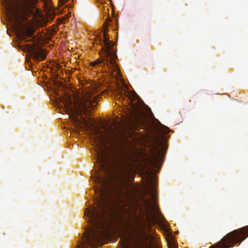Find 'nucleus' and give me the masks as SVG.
I'll return each instance as SVG.
<instances>
[{
	"label": "nucleus",
	"mask_w": 248,
	"mask_h": 248,
	"mask_svg": "<svg viewBox=\"0 0 248 248\" xmlns=\"http://www.w3.org/2000/svg\"><path fill=\"white\" fill-rule=\"evenodd\" d=\"M94 140L96 144L95 153L98 164L97 170L92 178L97 184L94 192L98 194L96 206L91 210L87 208L85 215L89 217L88 223L91 227L83 234L84 239L77 248H94V243H98L102 236L101 229L110 225L114 217L111 213L110 203L109 179L111 170L117 171L123 177H127L135 171V165L125 152H118L107 146L104 132L94 126L93 130Z\"/></svg>",
	"instance_id": "1"
},
{
	"label": "nucleus",
	"mask_w": 248,
	"mask_h": 248,
	"mask_svg": "<svg viewBox=\"0 0 248 248\" xmlns=\"http://www.w3.org/2000/svg\"><path fill=\"white\" fill-rule=\"evenodd\" d=\"M49 98L59 104L62 103L64 105V109L78 129L82 128V125L91 128L94 124L88 122L83 116L82 120L78 118V115L81 112L85 113L88 111L89 108L95 107L93 104L99 100V95L104 94H51ZM107 95L109 94H106Z\"/></svg>",
	"instance_id": "2"
},
{
	"label": "nucleus",
	"mask_w": 248,
	"mask_h": 248,
	"mask_svg": "<svg viewBox=\"0 0 248 248\" xmlns=\"http://www.w3.org/2000/svg\"><path fill=\"white\" fill-rule=\"evenodd\" d=\"M38 0H3V4L11 27L20 39L31 36L34 30L22 22L25 16L33 13ZM36 10H37L36 9Z\"/></svg>",
	"instance_id": "3"
},
{
	"label": "nucleus",
	"mask_w": 248,
	"mask_h": 248,
	"mask_svg": "<svg viewBox=\"0 0 248 248\" xmlns=\"http://www.w3.org/2000/svg\"><path fill=\"white\" fill-rule=\"evenodd\" d=\"M111 97L127 104L126 112L127 122L129 124L139 123L144 114L145 104L138 94H111Z\"/></svg>",
	"instance_id": "4"
},
{
	"label": "nucleus",
	"mask_w": 248,
	"mask_h": 248,
	"mask_svg": "<svg viewBox=\"0 0 248 248\" xmlns=\"http://www.w3.org/2000/svg\"><path fill=\"white\" fill-rule=\"evenodd\" d=\"M104 44L105 48L103 49V52L101 55L102 60H96L95 61L91 63L92 66L103 62L104 64H106L108 67H109V71L111 73L112 76L115 77L117 80L122 81L121 78V73L117 67V66L114 62L113 60L116 56L114 52L112 51V45L108 41V39L106 37V34L104 32Z\"/></svg>",
	"instance_id": "5"
},
{
	"label": "nucleus",
	"mask_w": 248,
	"mask_h": 248,
	"mask_svg": "<svg viewBox=\"0 0 248 248\" xmlns=\"http://www.w3.org/2000/svg\"><path fill=\"white\" fill-rule=\"evenodd\" d=\"M248 236V226L235 230L226 235L210 248H230L240 244Z\"/></svg>",
	"instance_id": "6"
},
{
	"label": "nucleus",
	"mask_w": 248,
	"mask_h": 248,
	"mask_svg": "<svg viewBox=\"0 0 248 248\" xmlns=\"http://www.w3.org/2000/svg\"><path fill=\"white\" fill-rule=\"evenodd\" d=\"M167 146L164 142V138L160 140L156 137L151 147V156L148 158V164L150 169L154 171L157 167L158 163L160 161L163 155L166 153Z\"/></svg>",
	"instance_id": "7"
},
{
	"label": "nucleus",
	"mask_w": 248,
	"mask_h": 248,
	"mask_svg": "<svg viewBox=\"0 0 248 248\" xmlns=\"http://www.w3.org/2000/svg\"><path fill=\"white\" fill-rule=\"evenodd\" d=\"M23 51L28 52L35 59L40 61L46 57V54L42 49L36 46L34 43L27 44L22 48Z\"/></svg>",
	"instance_id": "8"
},
{
	"label": "nucleus",
	"mask_w": 248,
	"mask_h": 248,
	"mask_svg": "<svg viewBox=\"0 0 248 248\" xmlns=\"http://www.w3.org/2000/svg\"><path fill=\"white\" fill-rule=\"evenodd\" d=\"M111 130L112 133H114L115 134L116 138L118 139L120 141H127L128 132L126 127H122L117 128L115 131H113L112 129Z\"/></svg>",
	"instance_id": "9"
},
{
	"label": "nucleus",
	"mask_w": 248,
	"mask_h": 248,
	"mask_svg": "<svg viewBox=\"0 0 248 248\" xmlns=\"http://www.w3.org/2000/svg\"><path fill=\"white\" fill-rule=\"evenodd\" d=\"M149 192L151 195L152 198H154V194L155 193V189L153 184L150 186V188L148 189Z\"/></svg>",
	"instance_id": "10"
},
{
	"label": "nucleus",
	"mask_w": 248,
	"mask_h": 248,
	"mask_svg": "<svg viewBox=\"0 0 248 248\" xmlns=\"http://www.w3.org/2000/svg\"><path fill=\"white\" fill-rule=\"evenodd\" d=\"M121 210L122 212H124V214H127L128 216H130L131 215V211H129L128 209L121 207Z\"/></svg>",
	"instance_id": "11"
},
{
	"label": "nucleus",
	"mask_w": 248,
	"mask_h": 248,
	"mask_svg": "<svg viewBox=\"0 0 248 248\" xmlns=\"http://www.w3.org/2000/svg\"><path fill=\"white\" fill-rule=\"evenodd\" d=\"M127 237L125 236H124L123 237V238H122L121 239V241L123 240V245H124V247H125V245H126V242L127 241Z\"/></svg>",
	"instance_id": "12"
},
{
	"label": "nucleus",
	"mask_w": 248,
	"mask_h": 248,
	"mask_svg": "<svg viewBox=\"0 0 248 248\" xmlns=\"http://www.w3.org/2000/svg\"><path fill=\"white\" fill-rule=\"evenodd\" d=\"M169 130H170V129L168 127L165 126V130H164V132L169 133Z\"/></svg>",
	"instance_id": "13"
},
{
	"label": "nucleus",
	"mask_w": 248,
	"mask_h": 248,
	"mask_svg": "<svg viewBox=\"0 0 248 248\" xmlns=\"http://www.w3.org/2000/svg\"><path fill=\"white\" fill-rule=\"evenodd\" d=\"M127 89V87L126 86H125V85H124V86L123 87V91H124V92H126Z\"/></svg>",
	"instance_id": "14"
},
{
	"label": "nucleus",
	"mask_w": 248,
	"mask_h": 248,
	"mask_svg": "<svg viewBox=\"0 0 248 248\" xmlns=\"http://www.w3.org/2000/svg\"><path fill=\"white\" fill-rule=\"evenodd\" d=\"M56 66H57V68L58 69H60V68H61L60 65H59V64H57V65H56Z\"/></svg>",
	"instance_id": "15"
},
{
	"label": "nucleus",
	"mask_w": 248,
	"mask_h": 248,
	"mask_svg": "<svg viewBox=\"0 0 248 248\" xmlns=\"http://www.w3.org/2000/svg\"><path fill=\"white\" fill-rule=\"evenodd\" d=\"M144 233L147 236V237H149L150 236H150H147L146 232H144Z\"/></svg>",
	"instance_id": "16"
},
{
	"label": "nucleus",
	"mask_w": 248,
	"mask_h": 248,
	"mask_svg": "<svg viewBox=\"0 0 248 248\" xmlns=\"http://www.w3.org/2000/svg\"><path fill=\"white\" fill-rule=\"evenodd\" d=\"M121 212H122V211H121ZM122 214H123V216H124V214H124V212H122Z\"/></svg>",
	"instance_id": "17"
},
{
	"label": "nucleus",
	"mask_w": 248,
	"mask_h": 248,
	"mask_svg": "<svg viewBox=\"0 0 248 248\" xmlns=\"http://www.w3.org/2000/svg\"><path fill=\"white\" fill-rule=\"evenodd\" d=\"M101 93H104V91H103Z\"/></svg>",
	"instance_id": "18"
}]
</instances>
